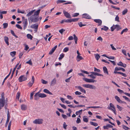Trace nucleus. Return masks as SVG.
<instances>
[{
  "mask_svg": "<svg viewBox=\"0 0 130 130\" xmlns=\"http://www.w3.org/2000/svg\"><path fill=\"white\" fill-rule=\"evenodd\" d=\"M43 120L41 119H35L33 121V123L35 124H42L43 123Z\"/></svg>",
  "mask_w": 130,
  "mask_h": 130,
  "instance_id": "nucleus-1",
  "label": "nucleus"
},
{
  "mask_svg": "<svg viewBox=\"0 0 130 130\" xmlns=\"http://www.w3.org/2000/svg\"><path fill=\"white\" fill-rule=\"evenodd\" d=\"M5 99L1 98L0 99V110L4 106L5 103Z\"/></svg>",
  "mask_w": 130,
  "mask_h": 130,
  "instance_id": "nucleus-2",
  "label": "nucleus"
},
{
  "mask_svg": "<svg viewBox=\"0 0 130 130\" xmlns=\"http://www.w3.org/2000/svg\"><path fill=\"white\" fill-rule=\"evenodd\" d=\"M27 78V77L26 76H25L24 75H21L19 78L18 80L19 82H21L23 81L26 80Z\"/></svg>",
  "mask_w": 130,
  "mask_h": 130,
  "instance_id": "nucleus-3",
  "label": "nucleus"
},
{
  "mask_svg": "<svg viewBox=\"0 0 130 130\" xmlns=\"http://www.w3.org/2000/svg\"><path fill=\"white\" fill-rule=\"evenodd\" d=\"M23 29H25L26 28L28 24L27 19H23Z\"/></svg>",
  "mask_w": 130,
  "mask_h": 130,
  "instance_id": "nucleus-4",
  "label": "nucleus"
},
{
  "mask_svg": "<svg viewBox=\"0 0 130 130\" xmlns=\"http://www.w3.org/2000/svg\"><path fill=\"white\" fill-rule=\"evenodd\" d=\"M115 99L119 103H120L126 104V103L124 101H122L119 98L117 95H116L115 96Z\"/></svg>",
  "mask_w": 130,
  "mask_h": 130,
  "instance_id": "nucleus-5",
  "label": "nucleus"
},
{
  "mask_svg": "<svg viewBox=\"0 0 130 130\" xmlns=\"http://www.w3.org/2000/svg\"><path fill=\"white\" fill-rule=\"evenodd\" d=\"M7 121H6V124H5V127H7L8 124V123L9 121V119H10V114H9V112L8 110V111H7Z\"/></svg>",
  "mask_w": 130,
  "mask_h": 130,
  "instance_id": "nucleus-6",
  "label": "nucleus"
},
{
  "mask_svg": "<svg viewBox=\"0 0 130 130\" xmlns=\"http://www.w3.org/2000/svg\"><path fill=\"white\" fill-rule=\"evenodd\" d=\"M75 88H78L82 92L84 93L85 94L86 93V90L81 87L80 86H76Z\"/></svg>",
  "mask_w": 130,
  "mask_h": 130,
  "instance_id": "nucleus-7",
  "label": "nucleus"
},
{
  "mask_svg": "<svg viewBox=\"0 0 130 130\" xmlns=\"http://www.w3.org/2000/svg\"><path fill=\"white\" fill-rule=\"evenodd\" d=\"M63 13L65 16L67 18H71L70 14L68 12H66L64 10H63Z\"/></svg>",
  "mask_w": 130,
  "mask_h": 130,
  "instance_id": "nucleus-8",
  "label": "nucleus"
},
{
  "mask_svg": "<svg viewBox=\"0 0 130 130\" xmlns=\"http://www.w3.org/2000/svg\"><path fill=\"white\" fill-rule=\"evenodd\" d=\"M31 81H32V82H29V83L28 84V85L29 87H31L32 86V85L34 83V81L35 80V78L34 77V76H32V77L31 78Z\"/></svg>",
  "mask_w": 130,
  "mask_h": 130,
  "instance_id": "nucleus-9",
  "label": "nucleus"
},
{
  "mask_svg": "<svg viewBox=\"0 0 130 130\" xmlns=\"http://www.w3.org/2000/svg\"><path fill=\"white\" fill-rule=\"evenodd\" d=\"M57 45H55L54 47L49 52V54L50 55H52L54 53V51L57 48Z\"/></svg>",
  "mask_w": 130,
  "mask_h": 130,
  "instance_id": "nucleus-10",
  "label": "nucleus"
},
{
  "mask_svg": "<svg viewBox=\"0 0 130 130\" xmlns=\"http://www.w3.org/2000/svg\"><path fill=\"white\" fill-rule=\"evenodd\" d=\"M82 18H85L86 19H90L91 17L89 15L86 13L83 14L82 15Z\"/></svg>",
  "mask_w": 130,
  "mask_h": 130,
  "instance_id": "nucleus-11",
  "label": "nucleus"
},
{
  "mask_svg": "<svg viewBox=\"0 0 130 130\" xmlns=\"http://www.w3.org/2000/svg\"><path fill=\"white\" fill-rule=\"evenodd\" d=\"M87 88L94 89H96V87L95 86L89 84H87Z\"/></svg>",
  "mask_w": 130,
  "mask_h": 130,
  "instance_id": "nucleus-12",
  "label": "nucleus"
},
{
  "mask_svg": "<svg viewBox=\"0 0 130 130\" xmlns=\"http://www.w3.org/2000/svg\"><path fill=\"white\" fill-rule=\"evenodd\" d=\"M117 65L119 66H121L124 68H125L126 66V64L123 63L121 61H120L118 63Z\"/></svg>",
  "mask_w": 130,
  "mask_h": 130,
  "instance_id": "nucleus-13",
  "label": "nucleus"
},
{
  "mask_svg": "<svg viewBox=\"0 0 130 130\" xmlns=\"http://www.w3.org/2000/svg\"><path fill=\"white\" fill-rule=\"evenodd\" d=\"M38 25L37 24H34L31 25L30 27L32 28L35 29H38Z\"/></svg>",
  "mask_w": 130,
  "mask_h": 130,
  "instance_id": "nucleus-14",
  "label": "nucleus"
},
{
  "mask_svg": "<svg viewBox=\"0 0 130 130\" xmlns=\"http://www.w3.org/2000/svg\"><path fill=\"white\" fill-rule=\"evenodd\" d=\"M56 78H54L51 81V85L53 86L55 85L56 83Z\"/></svg>",
  "mask_w": 130,
  "mask_h": 130,
  "instance_id": "nucleus-15",
  "label": "nucleus"
},
{
  "mask_svg": "<svg viewBox=\"0 0 130 130\" xmlns=\"http://www.w3.org/2000/svg\"><path fill=\"white\" fill-rule=\"evenodd\" d=\"M94 21L97 23H99L98 25H101L102 21L100 19H94Z\"/></svg>",
  "mask_w": 130,
  "mask_h": 130,
  "instance_id": "nucleus-16",
  "label": "nucleus"
},
{
  "mask_svg": "<svg viewBox=\"0 0 130 130\" xmlns=\"http://www.w3.org/2000/svg\"><path fill=\"white\" fill-rule=\"evenodd\" d=\"M27 106L26 105L23 104L21 106V108L22 110H25L27 109Z\"/></svg>",
  "mask_w": 130,
  "mask_h": 130,
  "instance_id": "nucleus-17",
  "label": "nucleus"
},
{
  "mask_svg": "<svg viewBox=\"0 0 130 130\" xmlns=\"http://www.w3.org/2000/svg\"><path fill=\"white\" fill-rule=\"evenodd\" d=\"M115 71H119L121 70L123 72H124L125 71L124 69L121 67L118 68L116 67L115 68Z\"/></svg>",
  "mask_w": 130,
  "mask_h": 130,
  "instance_id": "nucleus-18",
  "label": "nucleus"
},
{
  "mask_svg": "<svg viewBox=\"0 0 130 130\" xmlns=\"http://www.w3.org/2000/svg\"><path fill=\"white\" fill-rule=\"evenodd\" d=\"M4 40L6 44L8 46L9 45V43L8 42L9 39L6 36L4 37Z\"/></svg>",
  "mask_w": 130,
  "mask_h": 130,
  "instance_id": "nucleus-19",
  "label": "nucleus"
},
{
  "mask_svg": "<svg viewBox=\"0 0 130 130\" xmlns=\"http://www.w3.org/2000/svg\"><path fill=\"white\" fill-rule=\"evenodd\" d=\"M103 69L104 73L107 74L108 75V74L107 69L106 67H104L103 68Z\"/></svg>",
  "mask_w": 130,
  "mask_h": 130,
  "instance_id": "nucleus-20",
  "label": "nucleus"
},
{
  "mask_svg": "<svg viewBox=\"0 0 130 130\" xmlns=\"http://www.w3.org/2000/svg\"><path fill=\"white\" fill-rule=\"evenodd\" d=\"M35 11V10H33L29 12L26 15V16L29 17L32 15L34 13V12Z\"/></svg>",
  "mask_w": 130,
  "mask_h": 130,
  "instance_id": "nucleus-21",
  "label": "nucleus"
},
{
  "mask_svg": "<svg viewBox=\"0 0 130 130\" xmlns=\"http://www.w3.org/2000/svg\"><path fill=\"white\" fill-rule=\"evenodd\" d=\"M90 73L92 74H93L94 75H96L98 76H103V75L97 72H90Z\"/></svg>",
  "mask_w": 130,
  "mask_h": 130,
  "instance_id": "nucleus-22",
  "label": "nucleus"
},
{
  "mask_svg": "<svg viewBox=\"0 0 130 130\" xmlns=\"http://www.w3.org/2000/svg\"><path fill=\"white\" fill-rule=\"evenodd\" d=\"M39 96L41 98H44L46 96V95L44 93H40L39 94Z\"/></svg>",
  "mask_w": 130,
  "mask_h": 130,
  "instance_id": "nucleus-23",
  "label": "nucleus"
},
{
  "mask_svg": "<svg viewBox=\"0 0 130 130\" xmlns=\"http://www.w3.org/2000/svg\"><path fill=\"white\" fill-rule=\"evenodd\" d=\"M83 59V58L79 55H78L77 56V61H79Z\"/></svg>",
  "mask_w": 130,
  "mask_h": 130,
  "instance_id": "nucleus-24",
  "label": "nucleus"
},
{
  "mask_svg": "<svg viewBox=\"0 0 130 130\" xmlns=\"http://www.w3.org/2000/svg\"><path fill=\"white\" fill-rule=\"evenodd\" d=\"M39 94L37 93H36L34 95V99L36 100H37L39 99L40 97L39 96Z\"/></svg>",
  "mask_w": 130,
  "mask_h": 130,
  "instance_id": "nucleus-25",
  "label": "nucleus"
},
{
  "mask_svg": "<svg viewBox=\"0 0 130 130\" xmlns=\"http://www.w3.org/2000/svg\"><path fill=\"white\" fill-rule=\"evenodd\" d=\"M43 91L45 93L48 94L50 95H52V93L50 92L48 89H45L43 90Z\"/></svg>",
  "mask_w": 130,
  "mask_h": 130,
  "instance_id": "nucleus-26",
  "label": "nucleus"
},
{
  "mask_svg": "<svg viewBox=\"0 0 130 130\" xmlns=\"http://www.w3.org/2000/svg\"><path fill=\"white\" fill-rule=\"evenodd\" d=\"M82 111H83L82 109H81L78 111H76V112L75 113L77 115H78L79 114V115H80L82 114Z\"/></svg>",
  "mask_w": 130,
  "mask_h": 130,
  "instance_id": "nucleus-27",
  "label": "nucleus"
},
{
  "mask_svg": "<svg viewBox=\"0 0 130 130\" xmlns=\"http://www.w3.org/2000/svg\"><path fill=\"white\" fill-rule=\"evenodd\" d=\"M16 52L15 51L11 52L10 53V54L12 57H13L16 54Z\"/></svg>",
  "mask_w": 130,
  "mask_h": 130,
  "instance_id": "nucleus-28",
  "label": "nucleus"
},
{
  "mask_svg": "<svg viewBox=\"0 0 130 130\" xmlns=\"http://www.w3.org/2000/svg\"><path fill=\"white\" fill-rule=\"evenodd\" d=\"M90 123L92 125L95 126H97L98 125V124L97 123L94 122L92 121L90 122Z\"/></svg>",
  "mask_w": 130,
  "mask_h": 130,
  "instance_id": "nucleus-29",
  "label": "nucleus"
},
{
  "mask_svg": "<svg viewBox=\"0 0 130 130\" xmlns=\"http://www.w3.org/2000/svg\"><path fill=\"white\" fill-rule=\"evenodd\" d=\"M128 11L127 9L126 8L124 9L122 11V14L123 15H124Z\"/></svg>",
  "mask_w": 130,
  "mask_h": 130,
  "instance_id": "nucleus-30",
  "label": "nucleus"
},
{
  "mask_svg": "<svg viewBox=\"0 0 130 130\" xmlns=\"http://www.w3.org/2000/svg\"><path fill=\"white\" fill-rule=\"evenodd\" d=\"M27 36L28 39H30L31 40L33 38V37L32 35L29 34H27Z\"/></svg>",
  "mask_w": 130,
  "mask_h": 130,
  "instance_id": "nucleus-31",
  "label": "nucleus"
},
{
  "mask_svg": "<svg viewBox=\"0 0 130 130\" xmlns=\"http://www.w3.org/2000/svg\"><path fill=\"white\" fill-rule=\"evenodd\" d=\"M20 92H18L17 94L16 99L18 100H19V98L20 96Z\"/></svg>",
  "mask_w": 130,
  "mask_h": 130,
  "instance_id": "nucleus-32",
  "label": "nucleus"
},
{
  "mask_svg": "<svg viewBox=\"0 0 130 130\" xmlns=\"http://www.w3.org/2000/svg\"><path fill=\"white\" fill-rule=\"evenodd\" d=\"M95 57L97 61H98L99 58H100V56L99 54H95Z\"/></svg>",
  "mask_w": 130,
  "mask_h": 130,
  "instance_id": "nucleus-33",
  "label": "nucleus"
},
{
  "mask_svg": "<svg viewBox=\"0 0 130 130\" xmlns=\"http://www.w3.org/2000/svg\"><path fill=\"white\" fill-rule=\"evenodd\" d=\"M117 107L118 109L119 110H120V111H122L123 109V107H121L118 105H117Z\"/></svg>",
  "mask_w": 130,
  "mask_h": 130,
  "instance_id": "nucleus-34",
  "label": "nucleus"
},
{
  "mask_svg": "<svg viewBox=\"0 0 130 130\" xmlns=\"http://www.w3.org/2000/svg\"><path fill=\"white\" fill-rule=\"evenodd\" d=\"M34 15H33L30 16V17L29 19L31 21V22H33L34 21Z\"/></svg>",
  "mask_w": 130,
  "mask_h": 130,
  "instance_id": "nucleus-35",
  "label": "nucleus"
},
{
  "mask_svg": "<svg viewBox=\"0 0 130 130\" xmlns=\"http://www.w3.org/2000/svg\"><path fill=\"white\" fill-rule=\"evenodd\" d=\"M64 56V54L63 53H62L60 55V57H59L58 59L59 60H61Z\"/></svg>",
  "mask_w": 130,
  "mask_h": 130,
  "instance_id": "nucleus-36",
  "label": "nucleus"
},
{
  "mask_svg": "<svg viewBox=\"0 0 130 130\" xmlns=\"http://www.w3.org/2000/svg\"><path fill=\"white\" fill-rule=\"evenodd\" d=\"M78 24L79 26L80 27H82L83 26H85L86 25V24H83L81 22H78Z\"/></svg>",
  "mask_w": 130,
  "mask_h": 130,
  "instance_id": "nucleus-37",
  "label": "nucleus"
},
{
  "mask_svg": "<svg viewBox=\"0 0 130 130\" xmlns=\"http://www.w3.org/2000/svg\"><path fill=\"white\" fill-rule=\"evenodd\" d=\"M40 11V9L38 10L35 12L34 14V15H38L39 14Z\"/></svg>",
  "mask_w": 130,
  "mask_h": 130,
  "instance_id": "nucleus-38",
  "label": "nucleus"
},
{
  "mask_svg": "<svg viewBox=\"0 0 130 130\" xmlns=\"http://www.w3.org/2000/svg\"><path fill=\"white\" fill-rule=\"evenodd\" d=\"M78 18H74L72 19H70L71 22H75L77 21L78 20Z\"/></svg>",
  "mask_w": 130,
  "mask_h": 130,
  "instance_id": "nucleus-39",
  "label": "nucleus"
},
{
  "mask_svg": "<svg viewBox=\"0 0 130 130\" xmlns=\"http://www.w3.org/2000/svg\"><path fill=\"white\" fill-rule=\"evenodd\" d=\"M26 63L29 64L30 65H32V63L31 59H30L28 61L26 62Z\"/></svg>",
  "mask_w": 130,
  "mask_h": 130,
  "instance_id": "nucleus-40",
  "label": "nucleus"
},
{
  "mask_svg": "<svg viewBox=\"0 0 130 130\" xmlns=\"http://www.w3.org/2000/svg\"><path fill=\"white\" fill-rule=\"evenodd\" d=\"M83 120L85 122H87L88 121V118L85 117V116H84L83 117Z\"/></svg>",
  "mask_w": 130,
  "mask_h": 130,
  "instance_id": "nucleus-41",
  "label": "nucleus"
},
{
  "mask_svg": "<svg viewBox=\"0 0 130 130\" xmlns=\"http://www.w3.org/2000/svg\"><path fill=\"white\" fill-rule=\"evenodd\" d=\"M41 82L42 83L44 84H46L47 83V82L43 79H41Z\"/></svg>",
  "mask_w": 130,
  "mask_h": 130,
  "instance_id": "nucleus-42",
  "label": "nucleus"
},
{
  "mask_svg": "<svg viewBox=\"0 0 130 130\" xmlns=\"http://www.w3.org/2000/svg\"><path fill=\"white\" fill-rule=\"evenodd\" d=\"M4 28H6L8 26V24L7 23H4L3 24Z\"/></svg>",
  "mask_w": 130,
  "mask_h": 130,
  "instance_id": "nucleus-43",
  "label": "nucleus"
},
{
  "mask_svg": "<svg viewBox=\"0 0 130 130\" xmlns=\"http://www.w3.org/2000/svg\"><path fill=\"white\" fill-rule=\"evenodd\" d=\"M115 21L118 22H119V17L118 15H117L115 18Z\"/></svg>",
  "mask_w": 130,
  "mask_h": 130,
  "instance_id": "nucleus-44",
  "label": "nucleus"
},
{
  "mask_svg": "<svg viewBox=\"0 0 130 130\" xmlns=\"http://www.w3.org/2000/svg\"><path fill=\"white\" fill-rule=\"evenodd\" d=\"M83 79L87 82L89 83L90 79H88L87 78H84Z\"/></svg>",
  "mask_w": 130,
  "mask_h": 130,
  "instance_id": "nucleus-45",
  "label": "nucleus"
},
{
  "mask_svg": "<svg viewBox=\"0 0 130 130\" xmlns=\"http://www.w3.org/2000/svg\"><path fill=\"white\" fill-rule=\"evenodd\" d=\"M116 28L115 25H113L111 27V31H114V30Z\"/></svg>",
  "mask_w": 130,
  "mask_h": 130,
  "instance_id": "nucleus-46",
  "label": "nucleus"
},
{
  "mask_svg": "<svg viewBox=\"0 0 130 130\" xmlns=\"http://www.w3.org/2000/svg\"><path fill=\"white\" fill-rule=\"evenodd\" d=\"M25 46V48L24 50H25L27 51L28 49L29 48V47L28 46V45H26L25 44H24V45Z\"/></svg>",
  "mask_w": 130,
  "mask_h": 130,
  "instance_id": "nucleus-47",
  "label": "nucleus"
},
{
  "mask_svg": "<svg viewBox=\"0 0 130 130\" xmlns=\"http://www.w3.org/2000/svg\"><path fill=\"white\" fill-rule=\"evenodd\" d=\"M123 127L124 129L126 130H128L127 129H129V127L124 125H123Z\"/></svg>",
  "mask_w": 130,
  "mask_h": 130,
  "instance_id": "nucleus-48",
  "label": "nucleus"
},
{
  "mask_svg": "<svg viewBox=\"0 0 130 130\" xmlns=\"http://www.w3.org/2000/svg\"><path fill=\"white\" fill-rule=\"evenodd\" d=\"M72 76H71L70 77L66 79L65 80V81L66 82H69L70 81V78Z\"/></svg>",
  "mask_w": 130,
  "mask_h": 130,
  "instance_id": "nucleus-49",
  "label": "nucleus"
},
{
  "mask_svg": "<svg viewBox=\"0 0 130 130\" xmlns=\"http://www.w3.org/2000/svg\"><path fill=\"white\" fill-rule=\"evenodd\" d=\"M115 25L116 28H117L118 30H119L121 28H120V27L119 25L117 24Z\"/></svg>",
  "mask_w": 130,
  "mask_h": 130,
  "instance_id": "nucleus-50",
  "label": "nucleus"
},
{
  "mask_svg": "<svg viewBox=\"0 0 130 130\" xmlns=\"http://www.w3.org/2000/svg\"><path fill=\"white\" fill-rule=\"evenodd\" d=\"M110 107H112L113 108V109H115L114 105L112 103L110 104Z\"/></svg>",
  "mask_w": 130,
  "mask_h": 130,
  "instance_id": "nucleus-51",
  "label": "nucleus"
},
{
  "mask_svg": "<svg viewBox=\"0 0 130 130\" xmlns=\"http://www.w3.org/2000/svg\"><path fill=\"white\" fill-rule=\"evenodd\" d=\"M123 98L125 99L127 101H128L130 102V100L129 99H128V98L127 97L125 96H123Z\"/></svg>",
  "mask_w": 130,
  "mask_h": 130,
  "instance_id": "nucleus-52",
  "label": "nucleus"
},
{
  "mask_svg": "<svg viewBox=\"0 0 130 130\" xmlns=\"http://www.w3.org/2000/svg\"><path fill=\"white\" fill-rule=\"evenodd\" d=\"M65 31V30L62 29L59 30V32L61 34H62L63 32Z\"/></svg>",
  "mask_w": 130,
  "mask_h": 130,
  "instance_id": "nucleus-53",
  "label": "nucleus"
},
{
  "mask_svg": "<svg viewBox=\"0 0 130 130\" xmlns=\"http://www.w3.org/2000/svg\"><path fill=\"white\" fill-rule=\"evenodd\" d=\"M38 18H34V21L33 22L34 23L38 21Z\"/></svg>",
  "mask_w": 130,
  "mask_h": 130,
  "instance_id": "nucleus-54",
  "label": "nucleus"
},
{
  "mask_svg": "<svg viewBox=\"0 0 130 130\" xmlns=\"http://www.w3.org/2000/svg\"><path fill=\"white\" fill-rule=\"evenodd\" d=\"M96 81L92 79H90L89 83H94L96 82Z\"/></svg>",
  "mask_w": 130,
  "mask_h": 130,
  "instance_id": "nucleus-55",
  "label": "nucleus"
},
{
  "mask_svg": "<svg viewBox=\"0 0 130 130\" xmlns=\"http://www.w3.org/2000/svg\"><path fill=\"white\" fill-rule=\"evenodd\" d=\"M16 26L19 29H22V27L19 24H16Z\"/></svg>",
  "mask_w": 130,
  "mask_h": 130,
  "instance_id": "nucleus-56",
  "label": "nucleus"
},
{
  "mask_svg": "<svg viewBox=\"0 0 130 130\" xmlns=\"http://www.w3.org/2000/svg\"><path fill=\"white\" fill-rule=\"evenodd\" d=\"M88 76H90L93 79H95L96 78V77L94 76V75L92 74Z\"/></svg>",
  "mask_w": 130,
  "mask_h": 130,
  "instance_id": "nucleus-57",
  "label": "nucleus"
},
{
  "mask_svg": "<svg viewBox=\"0 0 130 130\" xmlns=\"http://www.w3.org/2000/svg\"><path fill=\"white\" fill-rule=\"evenodd\" d=\"M94 71L98 72H100V69H97L95 67L94 68Z\"/></svg>",
  "mask_w": 130,
  "mask_h": 130,
  "instance_id": "nucleus-58",
  "label": "nucleus"
},
{
  "mask_svg": "<svg viewBox=\"0 0 130 130\" xmlns=\"http://www.w3.org/2000/svg\"><path fill=\"white\" fill-rule=\"evenodd\" d=\"M75 94L76 95H80L82 93L78 91H76L75 92Z\"/></svg>",
  "mask_w": 130,
  "mask_h": 130,
  "instance_id": "nucleus-59",
  "label": "nucleus"
},
{
  "mask_svg": "<svg viewBox=\"0 0 130 130\" xmlns=\"http://www.w3.org/2000/svg\"><path fill=\"white\" fill-rule=\"evenodd\" d=\"M51 35V33H50L48 34V35H46V37H44V39H45V40L46 41L47 40V38L48 37V36H50V35Z\"/></svg>",
  "mask_w": 130,
  "mask_h": 130,
  "instance_id": "nucleus-60",
  "label": "nucleus"
},
{
  "mask_svg": "<svg viewBox=\"0 0 130 130\" xmlns=\"http://www.w3.org/2000/svg\"><path fill=\"white\" fill-rule=\"evenodd\" d=\"M59 105H60L64 109H66V106L64 104H62L60 103Z\"/></svg>",
  "mask_w": 130,
  "mask_h": 130,
  "instance_id": "nucleus-61",
  "label": "nucleus"
},
{
  "mask_svg": "<svg viewBox=\"0 0 130 130\" xmlns=\"http://www.w3.org/2000/svg\"><path fill=\"white\" fill-rule=\"evenodd\" d=\"M73 37L74 40H77L78 38L75 34L73 35Z\"/></svg>",
  "mask_w": 130,
  "mask_h": 130,
  "instance_id": "nucleus-62",
  "label": "nucleus"
},
{
  "mask_svg": "<svg viewBox=\"0 0 130 130\" xmlns=\"http://www.w3.org/2000/svg\"><path fill=\"white\" fill-rule=\"evenodd\" d=\"M23 54V52H22L20 53L19 55V57L20 58H22V57Z\"/></svg>",
  "mask_w": 130,
  "mask_h": 130,
  "instance_id": "nucleus-63",
  "label": "nucleus"
},
{
  "mask_svg": "<svg viewBox=\"0 0 130 130\" xmlns=\"http://www.w3.org/2000/svg\"><path fill=\"white\" fill-rule=\"evenodd\" d=\"M68 50L69 48L67 47L65 48L63 50V51L64 52H66Z\"/></svg>",
  "mask_w": 130,
  "mask_h": 130,
  "instance_id": "nucleus-64",
  "label": "nucleus"
}]
</instances>
